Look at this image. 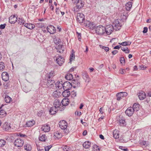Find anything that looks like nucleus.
Segmentation results:
<instances>
[{
	"label": "nucleus",
	"mask_w": 151,
	"mask_h": 151,
	"mask_svg": "<svg viewBox=\"0 0 151 151\" xmlns=\"http://www.w3.org/2000/svg\"><path fill=\"white\" fill-rule=\"evenodd\" d=\"M24 26L26 28L30 29H33L35 27V26L34 24L30 23L25 24Z\"/></svg>",
	"instance_id": "obj_21"
},
{
	"label": "nucleus",
	"mask_w": 151,
	"mask_h": 151,
	"mask_svg": "<svg viewBox=\"0 0 151 151\" xmlns=\"http://www.w3.org/2000/svg\"><path fill=\"white\" fill-rule=\"evenodd\" d=\"M95 31L97 34L102 35L105 33V27L102 25L98 26L95 28Z\"/></svg>",
	"instance_id": "obj_3"
},
{
	"label": "nucleus",
	"mask_w": 151,
	"mask_h": 151,
	"mask_svg": "<svg viewBox=\"0 0 151 151\" xmlns=\"http://www.w3.org/2000/svg\"><path fill=\"white\" fill-rule=\"evenodd\" d=\"M17 21V18L15 15L11 16L9 19V22L11 24H14Z\"/></svg>",
	"instance_id": "obj_16"
},
{
	"label": "nucleus",
	"mask_w": 151,
	"mask_h": 151,
	"mask_svg": "<svg viewBox=\"0 0 151 151\" xmlns=\"http://www.w3.org/2000/svg\"><path fill=\"white\" fill-rule=\"evenodd\" d=\"M17 21L18 23L20 24H23L25 22V21L23 19L20 18H19L18 19H17Z\"/></svg>",
	"instance_id": "obj_45"
},
{
	"label": "nucleus",
	"mask_w": 151,
	"mask_h": 151,
	"mask_svg": "<svg viewBox=\"0 0 151 151\" xmlns=\"http://www.w3.org/2000/svg\"><path fill=\"white\" fill-rule=\"evenodd\" d=\"M40 85L43 88L47 87V83H46L43 80L41 81Z\"/></svg>",
	"instance_id": "obj_40"
},
{
	"label": "nucleus",
	"mask_w": 151,
	"mask_h": 151,
	"mask_svg": "<svg viewBox=\"0 0 151 151\" xmlns=\"http://www.w3.org/2000/svg\"><path fill=\"white\" fill-rule=\"evenodd\" d=\"M55 75V73L53 71H51L49 74H47L45 78L46 79H52Z\"/></svg>",
	"instance_id": "obj_20"
},
{
	"label": "nucleus",
	"mask_w": 151,
	"mask_h": 151,
	"mask_svg": "<svg viewBox=\"0 0 151 151\" xmlns=\"http://www.w3.org/2000/svg\"><path fill=\"white\" fill-rule=\"evenodd\" d=\"M47 31L50 34H53L55 33L56 29L54 26L50 25L47 27Z\"/></svg>",
	"instance_id": "obj_10"
},
{
	"label": "nucleus",
	"mask_w": 151,
	"mask_h": 151,
	"mask_svg": "<svg viewBox=\"0 0 151 151\" xmlns=\"http://www.w3.org/2000/svg\"><path fill=\"white\" fill-rule=\"evenodd\" d=\"M6 112L5 111V110L2 109H1V107H0V115H4V114L6 115Z\"/></svg>",
	"instance_id": "obj_53"
},
{
	"label": "nucleus",
	"mask_w": 151,
	"mask_h": 151,
	"mask_svg": "<svg viewBox=\"0 0 151 151\" xmlns=\"http://www.w3.org/2000/svg\"><path fill=\"white\" fill-rule=\"evenodd\" d=\"M39 139L40 141L44 142L45 141L46 138L45 134H43L40 137Z\"/></svg>",
	"instance_id": "obj_47"
},
{
	"label": "nucleus",
	"mask_w": 151,
	"mask_h": 151,
	"mask_svg": "<svg viewBox=\"0 0 151 151\" xmlns=\"http://www.w3.org/2000/svg\"><path fill=\"white\" fill-rule=\"evenodd\" d=\"M35 123L34 120H32L28 121L26 123V125L27 127H31L33 126Z\"/></svg>",
	"instance_id": "obj_39"
},
{
	"label": "nucleus",
	"mask_w": 151,
	"mask_h": 151,
	"mask_svg": "<svg viewBox=\"0 0 151 151\" xmlns=\"http://www.w3.org/2000/svg\"><path fill=\"white\" fill-rule=\"evenodd\" d=\"M47 80V87H52L55 85V82L54 80L52 79H46Z\"/></svg>",
	"instance_id": "obj_15"
},
{
	"label": "nucleus",
	"mask_w": 151,
	"mask_h": 151,
	"mask_svg": "<svg viewBox=\"0 0 151 151\" xmlns=\"http://www.w3.org/2000/svg\"><path fill=\"white\" fill-rule=\"evenodd\" d=\"M139 104L137 103H135L133 104L132 108L134 112H136L139 110Z\"/></svg>",
	"instance_id": "obj_31"
},
{
	"label": "nucleus",
	"mask_w": 151,
	"mask_h": 151,
	"mask_svg": "<svg viewBox=\"0 0 151 151\" xmlns=\"http://www.w3.org/2000/svg\"><path fill=\"white\" fill-rule=\"evenodd\" d=\"M71 95H72V97H76V92H75L74 91H73L72 92Z\"/></svg>",
	"instance_id": "obj_60"
},
{
	"label": "nucleus",
	"mask_w": 151,
	"mask_h": 151,
	"mask_svg": "<svg viewBox=\"0 0 151 151\" xmlns=\"http://www.w3.org/2000/svg\"><path fill=\"white\" fill-rule=\"evenodd\" d=\"M126 72L125 69H120L119 70V72L121 74H123L124 73Z\"/></svg>",
	"instance_id": "obj_55"
},
{
	"label": "nucleus",
	"mask_w": 151,
	"mask_h": 151,
	"mask_svg": "<svg viewBox=\"0 0 151 151\" xmlns=\"http://www.w3.org/2000/svg\"><path fill=\"white\" fill-rule=\"evenodd\" d=\"M24 148V149L27 151H30L31 150V146L29 145H25Z\"/></svg>",
	"instance_id": "obj_46"
},
{
	"label": "nucleus",
	"mask_w": 151,
	"mask_h": 151,
	"mask_svg": "<svg viewBox=\"0 0 151 151\" xmlns=\"http://www.w3.org/2000/svg\"><path fill=\"white\" fill-rule=\"evenodd\" d=\"M63 83L62 82V81L60 82L59 81H57L55 83L56 87L59 89L62 88V87L63 88Z\"/></svg>",
	"instance_id": "obj_28"
},
{
	"label": "nucleus",
	"mask_w": 151,
	"mask_h": 151,
	"mask_svg": "<svg viewBox=\"0 0 151 151\" xmlns=\"http://www.w3.org/2000/svg\"><path fill=\"white\" fill-rule=\"evenodd\" d=\"M61 94V93L59 90H56L53 93L52 95L55 98H58Z\"/></svg>",
	"instance_id": "obj_24"
},
{
	"label": "nucleus",
	"mask_w": 151,
	"mask_h": 151,
	"mask_svg": "<svg viewBox=\"0 0 151 151\" xmlns=\"http://www.w3.org/2000/svg\"><path fill=\"white\" fill-rule=\"evenodd\" d=\"M85 16L82 13H78L77 14L76 20L79 23H82L85 20Z\"/></svg>",
	"instance_id": "obj_5"
},
{
	"label": "nucleus",
	"mask_w": 151,
	"mask_h": 151,
	"mask_svg": "<svg viewBox=\"0 0 151 151\" xmlns=\"http://www.w3.org/2000/svg\"><path fill=\"white\" fill-rule=\"evenodd\" d=\"M121 50L126 53H129L130 52V50L127 47H123L121 48Z\"/></svg>",
	"instance_id": "obj_43"
},
{
	"label": "nucleus",
	"mask_w": 151,
	"mask_h": 151,
	"mask_svg": "<svg viewBox=\"0 0 151 151\" xmlns=\"http://www.w3.org/2000/svg\"><path fill=\"white\" fill-rule=\"evenodd\" d=\"M127 93L125 92H121L117 93L116 95V99L118 101H119L122 98L127 96Z\"/></svg>",
	"instance_id": "obj_9"
},
{
	"label": "nucleus",
	"mask_w": 151,
	"mask_h": 151,
	"mask_svg": "<svg viewBox=\"0 0 151 151\" xmlns=\"http://www.w3.org/2000/svg\"><path fill=\"white\" fill-rule=\"evenodd\" d=\"M53 105L54 107L58 109L61 105V102L59 100L56 99L54 101Z\"/></svg>",
	"instance_id": "obj_19"
},
{
	"label": "nucleus",
	"mask_w": 151,
	"mask_h": 151,
	"mask_svg": "<svg viewBox=\"0 0 151 151\" xmlns=\"http://www.w3.org/2000/svg\"><path fill=\"white\" fill-rule=\"evenodd\" d=\"M5 67V66L4 63L2 62H0V70H3Z\"/></svg>",
	"instance_id": "obj_49"
},
{
	"label": "nucleus",
	"mask_w": 151,
	"mask_h": 151,
	"mask_svg": "<svg viewBox=\"0 0 151 151\" xmlns=\"http://www.w3.org/2000/svg\"><path fill=\"white\" fill-rule=\"evenodd\" d=\"M54 42L55 44H59L60 42L61 41L59 38L57 39L55 38L54 39Z\"/></svg>",
	"instance_id": "obj_54"
},
{
	"label": "nucleus",
	"mask_w": 151,
	"mask_h": 151,
	"mask_svg": "<svg viewBox=\"0 0 151 151\" xmlns=\"http://www.w3.org/2000/svg\"><path fill=\"white\" fill-rule=\"evenodd\" d=\"M57 52L59 53H63L64 50V47L62 45H59L56 47Z\"/></svg>",
	"instance_id": "obj_17"
},
{
	"label": "nucleus",
	"mask_w": 151,
	"mask_h": 151,
	"mask_svg": "<svg viewBox=\"0 0 151 151\" xmlns=\"http://www.w3.org/2000/svg\"><path fill=\"white\" fill-rule=\"evenodd\" d=\"M77 33L78 34V39L79 41H80V40L81 39V34L80 33H78L77 32Z\"/></svg>",
	"instance_id": "obj_62"
},
{
	"label": "nucleus",
	"mask_w": 151,
	"mask_h": 151,
	"mask_svg": "<svg viewBox=\"0 0 151 151\" xmlns=\"http://www.w3.org/2000/svg\"><path fill=\"white\" fill-rule=\"evenodd\" d=\"M74 53V52L73 53H72L70 55V63H71L72 61L74 60V59H75V55Z\"/></svg>",
	"instance_id": "obj_50"
},
{
	"label": "nucleus",
	"mask_w": 151,
	"mask_h": 151,
	"mask_svg": "<svg viewBox=\"0 0 151 151\" xmlns=\"http://www.w3.org/2000/svg\"><path fill=\"white\" fill-rule=\"evenodd\" d=\"M61 103L63 106H66L68 105L69 103L68 99H63L62 100Z\"/></svg>",
	"instance_id": "obj_33"
},
{
	"label": "nucleus",
	"mask_w": 151,
	"mask_h": 151,
	"mask_svg": "<svg viewBox=\"0 0 151 151\" xmlns=\"http://www.w3.org/2000/svg\"><path fill=\"white\" fill-rule=\"evenodd\" d=\"M138 97L140 100H143L146 97V94L143 91H141L138 93Z\"/></svg>",
	"instance_id": "obj_18"
},
{
	"label": "nucleus",
	"mask_w": 151,
	"mask_h": 151,
	"mask_svg": "<svg viewBox=\"0 0 151 151\" xmlns=\"http://www.w3.org/2000/svg\"><path fill=\"white\" fill-rule=\"evenodd\" d=\"M120 119L119 120V124L121 126H123L126 125V122L125 121V119L124 118L122 117L121 118L120 117Z\"/></svg>",
	"instance_id": "obj_29"
},
{
	"label": "nucleus",
	"mask_w": 151,
	"mask_h": 151,
	"mask_svg": "<svg viewBox=\"0 0 151 151\" xmlns=\"http://www.w3.org/2000/svg\"><path fill=\"white\" fill-rule=\"evenodd\" d=\"M66 79L68 80H70L73 79V75L70 73H68L65 76Z\"/></svg>",
	"instance_id": "obj_38"
},
{
	"label": "nucleus",
	"mask_w": 151,
	"mask_h": 151,
	"mask_svg": "<svg viewBox=\"0 0 151 151\" xmlns=\"http://www.w3.org/2000/svg\"><path fill=\"white\" fill-rule=\"evenodd\" d=\"M24 144L23 140L20 138L16 139L14 142L15 146L18 147H22Z\"/></svg>",
	"instance_id": "obj_7"
},
{
	"label": "nucleus",
	"mask_w": 151,
	"mask_h": 151,
	"mask_svg": "<svg viewBox=\"0 0 151 151\" xmlns=\"http://www.w3.org/2000/svg\"><path fill=\"white\" fill-rule=\"evenodd\" d=\"M63 151H70L71 148L70 147L67 145L63 146L62 147Z\"/></svg>",
	"instance_id": "obj_41"
},
{
	"label": "nucleus",
	"mask_w": 151,
	"mask_h": 151,
	"mask_svg": "<svg viewBox=\"0 0 151 151\" xmlns=\"http://www.w3.org/2000/svg\"><path fill=\"white\" fill-rule=\"evenodd\" d=\"M93 148L94 151H99L100 150L99 148L96 145H94Z\"/></svg>",
	"instance_id": "obj_52"
},
{
	"label": "nucleus",
	"mask_w": 151,
	"mask_h": 151,
	"mask_svg": "<svg viewBox=\"0 0 151 151\" xmlns=\"http://www.w3.org/2000/svg\"><path fill=\"white\" fill-rule=\"evenodd\" d=\"M82 75L83 78L85 80L86 82H89L90 81L89 77L87 74V73L86 72H84L82 73Z\"/></svg>",
	"instance_id": "obj_25"
},
{
	"label": "nucleus",
	"mask_w": 151,
	"mask_h": 151,
	"mask_svg": "<svg viewBox=\"0 0 151 151\" xmlns=\"http://www.w3.org/2000/svg\"><path fill=\"white\" fill-rule=\"evenodd\" d=\"M54 135L56 138L59 139L61 137L62 134L60 132L57 131L54 133Z\"/></svg>",
	"instance_id": "obj_36"
},
{
	"label": "nucleus",
	"mask_w": 151,
	"mask_h": 151,
	"mask_svg": "<svg viewBox=\"0 0 151 151\" xmlns=\"http://www.w3.org/2000/svg\"><path fill=\"white\" fill-rule=\"evenodd\" d=\"M3 128L6 131H8L10 129L11 127L9 124H5L3 127Z\"/></svg>",
	"instance_id": "obj_37"
},
{
	"label": "nucleus",
	"mask_w": 151,
	"mask_h": 151,
	"mask_svg": "<svg viewBox=\"0 0 151 151\" xmlns=\"http://www.w3.org/2000/svg\"><path fill=\"white\" fill-rule=\"evenodd\" d=\"M52 147V146L50 145L48 146H47L45 147V151H48Z\"/></svg>",
	"instance_id": "obj_56"
},
{
	"label": "nucleus",
	"mask_w": 151,
	"mask_h": 151,
	"mask_svg": "<svg viewBox=\"0 0 151 151\" xmlns=\"http://www.w3.org/2000/svg\"><path fill=\"white\" fill-rule=\"evenodd\" d=\"M6 25V24H1L0 25V29H4Z\"/></svg>",
	"instance_id": "obj_59"
},
{
	"label": "nucleus",
	"mask_w": 151,
	"mask_h": 151,
	"mask_svg": "<svg viewBox=\"0 0 151 151\" xmlns=\"http://www.w3.org/2000/svg\"><path fill=\"white\" fill-rule=\"evenodd\" d=\"M147 29H148L147 27H144V28L143 30V32L144 33H146L147 31Z\"/></svg>",
	"instance_id": "obj_61"
},
{
	"label": "nucleus",
	"mask_w": 151,
	"mask_h": 151,
	"mask_svg": "<svg viewBox=\"0 0 151 151\" xmlns=\"http://www.w3.org/2000/svg\"><path fill=\"white\" fill-rule=\"evenodd\" d=\"M139 143L142 147H146L149 145V142L147 141H141Z\"/></svg>",
	"instance_id": "obj_34"
},
{
	"label": "nucleus",
	"mask_w": 151,
	"mask_h": 151,
	"mask_svg": "<svg viewBox=\"0 0 151 151\" xmlns=\"http://www.w3.org/2000/svg\"><path fill=\"white\" fill-rule=\"evenodd\" d=\"M113 137L114 138L118 139L119 137V132L117 130H115L113 132Z\"/></svg>",
	"instance_id": "obj_32"
},
{
	"label": "nucleus",
	"mask_w": 151,
	"mask_h": 151,
	"mask_svg": "<svg viewBox=\"0 0 151 151\" xmlns=\"http://www.w3.org/2000/svg\"><path fill=\"white\" fill-rule=\"evenodd\" d=\"M140 67L141 68V69L142 70H145L146 68H147L146 67L145 65H141Z\"/></svg>",
	"instance_id": "obj_64"
},
{
	"label": "nucleus",
	"mask_w": 151,
	"mask_h": 151,
	"mask_svg": "<svg viewBox=\"0 0 151 151\" xmlns=\"http://www.w3.org/2000/svg\"><path fill=\"white\" fill-rule=\"evenodd\" d=\"M71 83L69 82L66 81L63 83V89L64 90H69L72 87Z\"/></svg>",
	"instance_id": "obj_11"
},
{
	"label": "nucleus",
	"mask_w": 151,
	"mask_h": 151,
	"mask_svg": "<svg viewBox=\"0 0 151 151\" xmlns=\"http://www.w3.org/2000/svg\"><path fill=\"white\" fill-rule=\"evenodd\" d=\"M119 21V20L118 19L115 20L112 25L114 29L116 30H118L121 28L122 25L121 24Z\"/></svg>",
	"instance_id": "obj_6"
},
{
	"label": "nucleus",
	"mask_w": 151,
	"mask_h": 151,
	"mask_svg": "<svg viewBox=\"0 0 151 151\" xmlns=\"http://www.w3.org/2000/svg\"><path fill=\"white\" fill-rule=\"evenodd\" d=\"M9 74L6 72H4L1 74V77L3 80L5 81H6L9 79Z\"/></svg>",
	"instance_id": "obj_14"
},
{
	"label": "nucleus",
	"mask_w": 151,
	"mask_h": 151,
	"mask_svg": "<svg viewBox=\"0 0 151 151\" xmlns=\"http://www.w3.org/2000/svg\"><path fill=\"white\" fill-rule=\"evenodd\" d=\"M72 83H71V84L72 85V86L74 88H75L77 87H78L80 86V83L78 82L77 80H73L72 81Z\"/></svg>",
	"instance_id": "obj_23"
},
{
	"label": "nucleus",
	"mask_w": 151,
	"mask_h": 151,
	"mask_svg": "<svg viewBox=\"0 0 151 151\" xmlns=\"http://www.w3.org/2000/svg\"><path fill=\"white\" fill-rule=\"evenodd\" d=\"M60 10L58 8H56V10H55V12H56V14H59V13H60Z\"/></svg>",
	"instance_id": "obj_63"
},
{
	"label": "nucleus",
	"mask_w": 151,
	"mask_h": 151,
	"mask_svg": "<svg viewBox=\"0 0 151 151\" xmlns=\"http://www.w3.org/2000/svg\"><path fill=\"white\" fill-rule=\"evenodd\" d=\"M91 145V143L89 141L85 142L83 145V147L86 149H88L89 148Z\"/></svg>",
	"instance_id": "obj_30"
},
{
	"label": "nucleus",
	"mask_w": 151,
	"mask_h": 151,
	"mask_svg": "<svg viewBox=\"0 0 151 151\" xmlns=\"http://www.w3.org/2000/svg\"><path fill=\"white\" fill-rule=\"evenodd\" d=\"M105 28V33L107 35H110L114 29L113 25H111L107 26Z\"/></svg>",
	"instance_id": "obj_8"
},
{
	"label": "nucleus",
	"mask_w": 151,
	"mask_h": 151,
	"mask_svg": "<svg viewBox=\"0 0 151 151\" xmlns=\"http://www.w3.org/2000/svg\"><path fill=\"white\" fill-rule=\"evenodd\" d=\"M6 143V142L5 140L4 139H0V147H3L5 145Z\"/></svg>",
	"instance_id": "obj_48"
},
{
	"label": "nucleus",
	"mask_w": 151,
	"mask_h": 151,
	"mask_svg": "<svg viewBox=\"0 0 151 151\" xmlns=\"http://www.w3.org/2000/svg\"><path fill=\"white\" fill-rule=\"evenodd\" d=\"M131 43V42L129 41H127L124 42H122L121 44H119L121 45L126 46L127 45H129Z\"/></svg>",
	"instance_id": "obj_42"
},
{
	"label": "nucleus",
	"mask_w": 151,
	"mask_h": 151,
	"mask_svg": "<svg viewBox=\"0 0 151 151\" xmlns=\"http://www.w3.org/2000/svg\"><path fill=\"white\" fill-rule=\"evenodd\" d=\"M132 2L129 1L126 4V8L127 10L129 11L132 7Z\"/></svg>",
	"instance_id": "obj_35"
},
{
	"label": "nucleus",
	"mask_w": 151,
	"mask_h": 151,
	"mask_svg": "<svg viewBox=\"0 0 151 151\" xmlns=\"http://www.w3.org/2000/svg\"><path fill=\"white\" fill-rule=\"evenodd\" d=\"M120 62L121 63L123 64L125 63L124 59V57H121L120 59Z\"/></svg>",
	"instance_id": "obj_58"
},
{
	"label": "nucleus",
	"mask_w": 151,
	"mask_h": 151,
	"mask_svg": "<svg viewBox=\"0 0 151 151\" xmlns=\"http://www.w3.org/2000/svg\"><path fill=\"white\" fill-rule=\"evenodd\" d=\"M134 111L132 107L128 108L125 111V113L127 115L129 116H132Z\"/></svg>",
	"instance_id": "obj_12"
},
{
	"label": "nucleus",
	"mask_w": 151,
	"mask_h": 151,
	"mask_svg": "<svg viewBox=\"0 0 151 151\" xmlns=\"http://www.w3.org/2000/svg\"><path fill=\"white\" fill-rule=\"evenodd\" d=\"M57 63L59 65H61L64 62V59L61 56H59L56 58Z\"/></svg>",
	"instance_id": "obj_13"
},
{
	"label": "nucleus",
	"mask_w": 151,
	"mask_h": 151,
	"mask_svg": "<svg viewBox=\"0 0 151 151\" xmlns=\"http://www.w3.org/2000/svg\"><path fill=\"white\" fill-rule=\"evenodd\" d=\"M59 127L61 129L64 130L65 132L67 134L69 132V130L67 129V123L65 120H62L59 123Z\"/></svg>",
	"instance_id": "obj_2"
},
{
	"label": "nucleus",
	"mask_w": 151,
	"mask_h": 151,
	"mask_svg": "<svg viewBox=\"0 0 151 151\" xmlns=\"http://www.w3.org/2000/svg\"><path fill=\"white\" fill-rule=\"evenodd\" d=\"M76 4V6L73 8V10L75 13L77 12L83 6L84 2L83 1L79 0Z\"/></svg>",
	"instance_id": "obj_1"
},
{
	"label": "nucleus",
	"mask_w": 151,
	"mask_h": 151,
	"mask_svg": "<svg viewBox=\"0 0 151 151\" xmlns=\"http://www.w3.org/2000/svg\"><path fill=\"white\" fill-rule=\"evenodd\" d=\"M99 46L101 48H102V49H104L106 51V52L109 51V49L108 47H105L101 45H99Z\"/></svg>",
	"instance_id": "obj_51"
},
{
	"label": "nucleus",
	"mask_w": 151,
	"mask_h": 151,
	"mask_svg": "<svg viewBox=\"0 0 151 151\" xmlns=\"http://www.w3.org/2000/svg\"><path fill=\"white\" fill-rule=\"evenodd\" d=\"M42 130L45 132H47L50 130V127L48 125H44L42 126L41 127Z\"/></svg>",
	"instance_id": "obj_26"
},
{
	"label": "nucleus",
	"mask_w": 151,
	"mask_h": 151,
	"mask_svg": "<svg viewBox=\"0 0 151 151\" xmlns=\"http://www.w3.org/2000/svg\"><path fill=\"white\" fill-rule=\"evenodd\" d=\"M5 101L7 103H9L12 100V99L9 96H6L4 98Z\"/></svg>",
	"instance_id": "obj_44"
},
{
	"label": "nucleus",
	"mask_w": 151,
	"mask_h": 151,
	"mask_svg": "<svg viewBox=\"0 0 151 151\" xmlns=\"http://www.w3.org/2000/svg\"><path fill=\"white\" fill-rule=\"evenodd\" d=\"M63 92L61 93L62 96L64 97H68L70 95V91L68 90H64Z\"/></svg>",
	"instance_id": "obj_27"
},
{
	"label": "nucleus",
	"mask_w": 151,
	"mask_h": 151,
	"mask_svg": "<svg viewBox=\"0 0 151 151\" xmlns=\"http://www.w3.org/2000/svg\"><path fill=\"white\" fill-rule=\"evenodd\" d=\"M58 110V109L54 107H52L49 111V114L51 115L55 114Z\"/></svg>",
	"instance_id": "obj_22"
},
{
	"label": "nucleus",
	"mask_w": 151,
	"mask_h": 151,
	"mask_svg": "<svg viewBox=\"0 0 151 151\" xmlns=\"http://www.w3.org/2000/svg\"><path fill=\"white\" fill-rule=\"evenodd\" d=\"M43 111L42 110L40 111L39 112H38L37 113V114L38 116H41L42 114H43Z\"/></svg>",
	"instance_id": "obj_57"
},
{
	"label": "nucleus",
	"mask_w": 151,
	"mask_h": 151,
	"mask_svg": "<svg viewBox=\"0 0 151 151\" xmlns=\"http://www.w3.org/2000/svg\"><path fill=\"white\" fill-rule=\"evenodd\" d=\"M83 26L87 28H89L90 29H93L95 27V25L93 22L89 21H86L83 24Z\"/></svg>",
	"instance_id": "obj_4"
}]
</instances>
